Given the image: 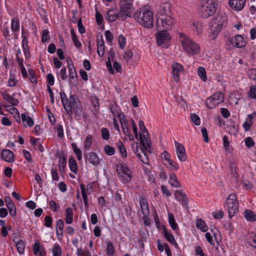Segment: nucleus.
<instances>
[{
	"instance_id": "f257e3e1",
	"label": "nucleus",
	"mask_w": 256,
	"mask_h": 256,
	"mask_svg": "<svg viewBox=\"0 0 256 256\" xmlns=\"http://www.w3.org/2000/svg\"><path fill=\"white\" fill-rule=\"evenodd\" d=\"M172 11L170 3L166 2L162 4L156 16V26L162 25V26H166L165 28H172L174 20L172 16Z\"/></svg>"
},
{
	"instance_id": "f03ea898",
	"label": "nucleus",
	"mask_w": 256,
	"mask_h": 256,
	"mask_svg": "<svg viewBox=\"0 0 256 256\" xmlns=\"http://www.w3.org/2000/svg\"><path fill=\"white\" fill-rule=\"evenodd\" d=\"M134 17L144 27L149 28L153 27V13L148 6L140 8L134 14Z\"/></svg>"
},
{
	"instance_id": "7ed1b4c3",
	"label": "nucleus",
	"mask_w": 256,
	"mask_h": 256,
	"mask_svg": "<svg viewBox=\"0 0 256 256\" xmlns=\"http://www.w3.org/2000/svg\"><path fill=\"white\" fill-rule=\"evenodd\" d=\"M218 2L216 0H201L198 8V12L203 18H208L216 12Z\"/></svg>"
},
{
	"instance_id": "20e7f679",
	"label": "nucleus",
	"mask_w": 256,
	"mask_h": 256,
	"mask_svg": "<svg viewBox=\"0 0 256 256\" xmlns=\"http://www.w3.org/2000/svg\"><path fill=\"white\" fill-rule=\"evenodd\" d=\"M226 24V18L222 14H217L213 18L210 23V37L214 39L223 27Z\"/></svg>"
},
{
	"instance_id": "39448f33",
	"label": "nucleus",
	"mask_w": 256,
	"mask_h": 256,
	"mask_svg": "<svg viewBox=\"0 0 256 256\" xmlns=\"http://www.w3.org/2000/svg\"><path fill=\"white\" fill-rule=\"evenodd\" d=\"M166 26L162 25L157 26L158 32L156 34L157 44L158 46L162 48H168V43L170 40L171 37L168 31L172 28H165Z\"/></svg>"
},
{
	"instance_id": "423d86ee",
	"label": "nucleus",
	"mask_w": 256,
	"mask_h": 256,
	"mask_svg": "<svg viewBox=\"0 0 256 256\" xmlns=\"http://www.w3.org/2000/svg\"><path fill=\"white\" fill-rule=\"evenodd\" d=\"M180 42L184 50L190 54H196L200 50L199 46L186 36L180 34Z\"/></svg>"
},
{
	"instance_id": "0eeeda50",
	"label": "nucleus",
	"mask_w": 256,
	"mask_h": 256,
	"mask_svg": "<svg viewBox=\"0 0 256 256\" xmlns=\"http://www.w3.org/2000/svg\"><path fill=\"white\" fill-rule=\"evenodd\" d=\"M69 104L72 109V114L74 110L76 115V118H78V120H80L82 116L84 118L86 117L82 104L78 100L76 95L72 94L70 96Z\"/></svg>"
},
{
	"instance_id": "6e6552de",
	"label": "nucleus",
	"mask_w": 256,
	"mask_h": 256,
	"mask_svg": "<svg viewBox=\"0 0 256 256\" xmlns=\"http://www.w3.org/2000/svg\"><path fill=\"white\" fill-rule=\"evenodd\" d=\"M120 10L119 12L120 19L124 20L127 16L130 17L132 6L129 0H120Z\"/></svg>"
},
{
	"instance_id": "1a4fd4ad",
	"label": "nucleus",
	"mask_w": 256,
	"mask_h": 256,
	"mask_svg": "<svg viewBox=\"0 0 256 256\" xmlns=\"http://www.w3.org/2000/svg\"><path fill=\"white\" fill-rule=\"evenodd\" d=\"M224 97L221 92H217L206 100V106L210 109L214 108L224 101Z\"/></svg>"
},
{
	"instance_id": "9d476101",
	"label": "nucleus",
	"mask_w": 256,
	"mask_h": 256,
	"mask_svg": "<svg viewBox=\"0 0 256 256\" xmlns=\"http://www.w3.org/2000/svg\"><path fill=\"white\" fill-rule=\"evenodd\" d=\"M174 144L178 158L181 162H185L186 160L187 156L184 146L176 141H175Z\"/></svg>"
},
{
	"instance_id": "9b49d317",
	"label": "nucleus",
	"mask_w": 256,
	"mask_h": 256,
	"mask_svg": "<svg viewBox=\"0 0 256 256\" xmlns=\"http://www.w3.org/2000/svg\"><path fill=\"white\" fill-rule=\"evenodd\" d=\"M246 2V0H229L228 4L232 10L239 12L244 8Z\"/></svg>"
},
{
	"instance_id": "f8f14e48",
	"label": "nucleus",
	"mask_w": 256,
	"mask_h": 256,
	"mask_svg": "<svg viewBox=\"0 0 256 256\" xmlns=\"http://www.w3.org/2000/svg\"><path fill=\"white\" fill-rule=\"evenodd\" d=\"M84 155L86 162H88L91 164L95 166H96L100 164V160L96 153L94 152H90V153L84 152Z\"/></svg>"
},
{
	"instance_id": "ddd939ff",
	"label": "nucleus",
	"mask_w": 256,
	"mask_h": 256,
	"mask_svg": "<svg viewBox=\"0 0 256 256\" xmlns=\"http://www.w3.org/2000/svg\"><path fill=\"white\" fill-rule=\"evenodd\" d=\"M140 140L142 146V148H144V150H150L151 148V141L148 132L140 134Z\"/></svg>"
},
{
	"instance_id": "4468645a",
	"label": "nucleus",
	"mask_w": 256,
	"mask_h": 256,
	"mask_svg": "<svg viewBox=\"0 0 256 256\" xmlns=\"http://www.w3.org/2000/svg\"><path fill=\"white\" fill-rule=\"evenodd\" d=\"M60 97L64 109L66 112L67 114L71 116L72 115V112L69 104L70 98H68L64 92H60Z\"/></svg>"
},
{
	"instance_id": "2eb2a0df",
	"label": "nucleus",
	"mask_w": 256,
	"mask_h": 256,
	"mask_svg": "<svg viewBox=\"0 0 256 256\" xmlns=\"http://www.w3.org/2000/svg\"><path fill=\"white\" fill-rule=\"evenodd\" d=\"M175 198L180 202L182 205L186 208H188V200L186 194L182 193L180 190H176L174 193Z\"/></svg>"
},
{
	"instance_id": "dca6fc26",
	"label": "nucleus",
	"mask_w": 256,
	"mask_h": 256,
	"mask_svg": "<svg viewBox=\"0 0 256 256\" xmlns=\"http://www.w3.org/2000/svg\"><path fill=\"white\" fill-rule=\"evenodd\" d=\"M140 204L142 212L144 215L143 219L144 220V218H148L150 214L148 203L146 199L142 198L140 200Z\"/></svg>"
},
{
	"instance_id": "f3484780",
	"label": "nucleus",
	"mask_w": 256,
	"mask_h": 256,
	"mask_svg": "<svg viewBox=\"0 0 256 256\" xmlns=\"http://www.w3.org/2000/svg\"><path fill=\"white\" fill-rule=\"evenodd\" d=\"M173 77L176 82L179 80V74L183 72V66L182 64L176 63L172 66Z\"/></svg>"
},
{
	"instance_id": "a211bd4d",
	"label": "nucleus",
	"mask_w": 256,
	"mask_h": 256,
	"mask_svg": "<svg viewBox=\"0 0 256 256\" xmlns=\"http://www.w3.org/2000/svg\"><path fill=\"white\" fill-rule=\"evenodd\" d=\"M2 158L6 162H14V155L13 152L8 149H4L1 152Z\"/></svg>"
},
{
	"instance_id": "6ab92c4d",
	"label": "nucleus",
	"mask_w": 256,
	"mask_h": 256,
	"mask_svg": "<svg viewBox=\"0 0 256 256\" xmlns=\"http://www.w3.org/2000/svg\"><path fill=\"white\" fill-rule=\"evenodd\" d=\"M228 216L231 218L238 210V204L227 202Z\"/></svg>"
},
{
	"instance_id": "aec40b11",
	"label": "nucleus",
	"mask_w": 256,
	"mask_h": 256,
	"mask_svg": "<svg viewBox=\"0 0 256 256\" xmlns=\"http://www.w3.org/2000/svg\"><path fill=\"white\" fill-rule=\"evenodd\" d=\"M105 18L108 22H113L118 18L120 19L119 12L118 13L116 10H110L106 13Z\"/></svg>"
},
{
	"instance_id": "412c9836",
	"label": "nucleus",
	"mask_w": 256,
	"mask_h": 256,
	"mask_svg": "<svg viewBox=\"0 0 256 256\" xmlns=\"http://www.w3.org/2000/svg\"><path fill=\"white\" fill-rule=\"evenodd\" d=\"M97 52L100 57H102L104 55V44L102 36L97 38Z\"/></svg>"
},
{
	"instance_id": "4be33fe9",
	"label": "nucleus",
	"mask_w": 256,
	"mask_h": 256,
	"mask_svg": "<svg viewBox=\"0 0 256 256\" xmlns=\"http://www.w3.org/2000/svg\"><path fill=\"white\" fill-rule=\"evenodd\" d=\"M132 172L130 170L126 167L125 168V170H124L119 176L122 178L124 182H129L132 178Z\"/></svg>"
},
{
	"instance_id": "5701e85b",
	"label": "nucleus",
	"mask_w": 256,
	"mask_h": 256,
	"mask_svg": "<svg viewBox=\"0 0 256 256\" xmlns=\"http://www.w3.org/2000/svg\"><path fill=\"white\" fill-rule=\"evenodd\" d=\"M244 216L248 221L256 222V214L250 210H246L244 212Z\"/></svg>"
},
{
	"instance_id": "b1692460",
	"label": "nucleus",
	"mask_w": 256,
	"mask_h": 256,
	"mask_svg": "<svg viewBox=\"0 0 256 256\" xmlns=\"http://www.w3.org/2000/svg\"><path fill=\"white\" fill-rule=\"evenodd\" d=\"M234 45L238 48H242L245 46L246 42L241 35L238 34L235 36Z\"/></svg>"
},
{
	"instance_id": "393cba45",
	"label": "nucleus",
	"mask_w": 256,
	"mask_h": 256,
	"mask_svg": "<svg viewBox=\"0 0 256 256\" xmlns=\"http://www.w3.org/2000/svg\"><path fill=\"white\" fill-rule=\"evenodd\" d=\"M170 184L172 187L180 188V184L178 181L177 177L174 172H171L170 174Z\"/></svg>"
},
{
	"instance_id": "a878e982",
	"label": "nucleus",
	"mask_w": 256,
	"mask_h": 256,
	"mask_svg": "<svg viewBox=\"0 0 256 256\" xmlns=\"http://www.w3.org/2000/svg\"><path fill=\"white\" fill-rule=\"evenodd\" d=\"M73 220V212L70 208H68L66 210L65 221L67 224H70Z\"/></svg>"
},
{
	"instance_id": "bb28decb",
	"label": "nucleus",
	"mask_w": 256,
	"mask_h": 256,
	"mask_svg": "<svg viewBox=\"0 0 256 256\" xmlns=\"http://www.w3.org/2000/svg\"><path fill=\"white\" fill-rule=\"evenodd\" d=\"M162 231L164 238L166 240L172 244H174V242H175L174 237L172 234H170L168 232L167 228L164 226H162Z\"/></svg>"
},
{
	"instance_id": "cd10ccee",
	"label": "nucleus",
	"mask_w": 256,
	"mask_h": 256,
	"mask_svg": "<svg viewBox=\"0 0 256 256\" xmlns=\"http://www.w3.org/2000/svg\"><path fill=\"white\" fill-rule=\"evenodd\" d=\"M69 166L70 170L74 174L78 172L77 162L76 160L72 158H70L68 160Z\"/></svg>"
},
{
	"instance_id": "c85d7f7f",
	"label": "nucleus",
	"mask_w": 256,
	"mask_h": 256,
	"mask_svg": "<svg viewBox=\"0 0 256 256\" xmlns=\"http://www.w3.org/2000/svg\"><path fill=\"white\" fill-rule=\"evenodd\" d=\"M168 222L172 228L176 230L178 229V225L176 222L174 214L172 213L168 214Z\"/></svg>"
},
{
	"instance_id": "c756f323",
	"label": "nucleus",
	"mask_w": 256,
	"mask_h": 256,
	"mask_svg": "<svg viewBox=\"0 0 256 256\" xmlns=\"http://www.w3.org/2000/svg\"><path fill=\"white\" fill-rule=\"evenodd\" d=\"M80 188L81 190L82 195L84 200V206L86 208H88V198L86 192L85 186L83 184H80Z\"/></svg>"
},
{
	"instance_id": "7c9ffc66",
	"label": "nucleus",
	"mask_w": 256,
	"mask_h": 256,
	"mask_svg": "<svg viewBox=\"0 0 256 256\" xmlns=\"http://www.w3.org/2000/svg\"><path fill=\"white\" fill-rule=\"evenodd\" d=\"M66 164V159L64 156H60L58 162V168L60 172H64Z\"/></svg>"
},
{
	"instance_id": "2f4dec72",
	"label": "nucleus",
	"mask_w": 256,
	"mask_h": 256,
	"mask_svg": "<svg viewBox=\"0 0 256 256\" xmlns=\"http://www.w3.org/2000/svg\"><path fill=\"white\" fill-rule=\"evenodd\" d=\"M117 146L120 152V153L122 158H126L127 156L126 150L124 144L120 140H119L117 143Z\"/></svg>"
},
{
	"instance_id": "473e14b6",
	"label": "nucleus",
	"mask_w": 256,
	"mask_h": 256,
	"mask_svg": "<svg viewBox=\"0 0 256 256\" xmlns=\"http://www.w3.org/2000/svg\"><path fill=\"white\" fill-rule=\"evenodd\" d=\"M196 228L204 232L208 230V226L206 224L205 222L202 219H198L196 220Z\"/></svg>"
},
{
	"instance_id": "72a5a7b5",
	"label": "nucleus",
	"mask_w": 256,
	"mask_h": 256,
	"mask_svg": "<svg viewBox=\"0 0 256 256\" xmlns=\"http://www.w3.org/2000/svg\"><path fill=\"white\" fill-rule=\"evenodd\" d=\"M21 118L23 122L26 121V124L28 126L31 127L34 125V121L32 118H30V116H26L25 114H21Z\"/></svg>"
},
{
	"instance_id": "f704fd0d",
	"label": "nucleus",
	"mask_w": 256,
	"mask_h": 256,
	"mask_svg": "<svg viewBox=\"0 0 256 256\" xmlns=\"http://www.w3.org/2000/svg\"><path fill=\"white\" fill-rule=\"evenodd\" d=\"M18 252L22 254L24 252L25 249V244L23 240L18 242L15 243Z\"/></svg>"
},
{
	"instance_id": "c9c22d12",
	"label": "nucleus",
	"mask_w": 256,
	"mask_h": 256,
	"mask_svg": "<svg viewBox=\"0 0 256 256\" xmlns=\"http://www.w3.org/2000/svg\"><path fill=\"white\" fill-rule=\"evenodd\" d=\"M118 117L119 118L120 122L121 124V126H122V129L128 128V122H127L125 118V116H124V114H119L118 116Z\"/></svg>"
},
{
	"instance_id": "e433bc0d",
	"label": "nucleus",
	"mask_w": 256,
	"mask_h": 256,
	"mask_svg": "<svg viewBox=\"0 0 256 256\" xmlns=\"http://www.w3.org/2000/svg\"><path fill=\"white\" fill-rule=\"evenodd\" d=\"M12 30L14 32H17L19 30V20L17 18H14L12 22Z\"/></svg>"
},
{
	"instance_id": "4c0bfd02",
	"label": "nucleus",
	"mask_w": 256,
	"mask_h": 256,
	"mask_svg": "<svg viewBox=\"0 0 256 256\" xmlns=\"http://www.w3.org/2000/svg\"><path fill=\"white\" fill-rule=\"evenodd\" d=\"M198 76L203 81L206 82L207 80L206 72L204 68L201 66L199 67L198 70Z\"/></svg>"
},
{
	"instance_id": "58836bf2",
	"label": "nucleus",
	"mask_w": 256,
	"mask_h": 256,
	"mask_svg": "<svg viewBox=\"0 0 256 256\" xmlns=\"http://www.w3.org/2000/svg\"><path fill=\"white\" fill-rule=\"evenodd\" d=\"M22 46L25 55L26 56H30V54L28 49V42L26 38L22 39Z\"/></svg>"
},
{
	"instance_id": "ea45409f",
	"label": "nucleus",
	"mask_w": 256,
	"mask_h": 256,
	"mask_svg": "<svg viewBox=\"0 0 256 256\" xmlns=\"http://www.w3.org/2000/svg\"><path fill=\"white\" fill-rule=\"evenodd\" d=\"M52 252L54 256H62V249L58 244H54L52 249Z\"/></svg>"
},
{
	"instance_id": "a19ab883",
	"label": "nucleus",
	"mask_w": 256,
	"mask_h": 256,
	"mask_svg": "<svg viewBox=\"0 0 256 256\" xmlns=\"http://www.w3.org/2000/svg\"><path fill=\"white\" fill-rule=\"evenodd\" d=\"M104 150L105 154L108 156H112L115 153L114 148L109 145H106L104 147Z\"/></svg>"
},
{
	"instance_id": "79ce46f5",
	"label": "nucleus",
	"mask_w": 256,
	"mask_h": 256,
	"mask_svg": "<svg viewBox=\"0 0 256 256\" xmlns=\"http://www.w3.org/2000/svg\"><path fill=\"white\" fill-rule=\"evenodd\" d=\"M192 28L194 30H196L198 34H200L202 31V24L198 22H194L192 24Z\"/></svg>"
},
{
	"instance_id": "37998d69",
	"label": "nucleus",
	"mask_w": 256,
	"mask_h": 256,
	"mask_svg": "<svg viewBox=\"0 0 256 256\" xmlns=\"http://www.w3.org/2000/svg\"><path fill=\"white\" fill-rule=\"evenodd\" d=\"M92 136L90 134L88 135L86 139L84 144V148L86 150H89L90 148L92 142Z\"/></svg>"
},
{
	"instance_id": "c03bdc74",
	"label": "nucleus",
	"mask_w": 256,
	"mask_h": 256,
	"mask_svg": "<svg viewBox=\"0 0 256 256\" xmlns=\"http://www.w3.org/2000/svg\"><path fill=\"white\" fill-rule=\"evenodd\" d=\"M190 119L193 123L196 126H200V119L198 115L196 114H190Z\"/></svg>"
},
{
	"instance_id": "a18cd8bd",
	"label": "nucleus",
	"mask_w": 256,
	"mask_h": 256,
	"mask_svg": "<svg viewBox=\"0 0 256 256\" xmlns=\"http://www.w3.org/2000/svg\"><path fill=\"white\" fill-rule=\"evenodd\" d=\"M248 243L253 248H256V235L251 234L248 238Z\"/></svg>"
},
{
	"instance_id": "49530a36",
	"label": "nucleus",
	"mask_w": 256,
	"mask_h": 256,
	"mask_svg": "<svg viewBox=\"0 0 256 256\" xmlns=\"http://www.w3.org/2000/svg\"><path fill=\"white\" fill-rule=\"evenodd\" d=\"M68 68L69 70V74L70 78H73L74 77L78 76L74 64L70 66V62H68Z\"/></svg>"
},
{
	"instance_id": "de8ad7c7",
	"label": "nucleus",
	"mask_w": 256,
	"mask_h": 256,
	"mask_svg": "<svg viewBox=\"0 0 256 256\" xmlns=\"http://www.w3.org/2000/svg\"><path fill=\"white\" fill-rule=\"evenodd\" d=\"M114 248L112 244V242L110 241L108 242L107 243V248H106V252L108 255L112 256L114 252Z\"/></svg>"
},
{
	"instance_id": "09e8293b",
	"label": "nucleus",
	"mask_w": 256,
	"mask_h": 256,
	"mask_svg": "<svg viewBox=\"0 0 256 256\" xmlns=\"http://www.w3.org/2000/svg\"><path fill=\"white\" fill-rule=\"evenodd\" d=\"M28 74L30 76V80L32 82L34 83L35 84H37V81L36 79V77L35 76L34 70L32 69H29L28 70Z\"/></svg>"
},
{
	"instance_id": "8fccbe9b",
	"label": "nucleus",
	"mask_w": 256,
	"mask_h": 256,
	"mask_svg": "<svg viewBox=\"0 0 256 256\" xmlns=\"http://www.w3.org/2000/svg\"><path fill=\"white\" fill-rule=\"evenodd\" d=\"M42 248H41L40 244V242H35L34 245L33 246V251H34V254L35 256H37L40 253L41 249Z\"/></svg>"
},
{
	"instance_id": "3c124183",
	"label": "nucleus",
	"mask_w": 256,
	"mask_h": 256,
	"mask_svg": "<svg viewBox=\"0 0 256 256\" xmlns=\"http://www.w3.org/2000/svg\"><path fill=\"white\" fill-rule=\"evenodd\" d=\"M248 95L250 98H256V86H255L252 85L250 86Z\"/></svg>"
},
{
	"instance_id": "603ef678",
	"label": "nucleus",
	"mask_w": 256,
	"mask_h": 256,
	"mask_svg": "<svg viewBox=\"0 0 256 256\" xmlns=\"http://www.w3.org/2000/svg\"><path fill=\"white\" fill-rule=\"evenodd\" d=\"M227 202L238 204L236 194H230L228 198Z\"/></svg>"
},
{
	"instance_id": "864d4df0",
	"label": "nucleus",
	"mask_w": 256,
	"mask_h": 256,
	"mask_svg": "<svg viewBox=\"0 0 256 256\" xmlns=\"http://www.w3.org/2000/svg\"><path fill=\"white\" fill-rule=\"evenodd\" d=\"M140 150L143 152L144 157H142V156L140 158L141 162H142L144 164H148V160L146 156V150H144V148H141Z\"/></svg>"
},
{
	"instance_id": "5fc2aeb1",
	"label": "nucleus",
	"mask_w": 256,
	"mask_h": 256,
	"mask_svg": "<svg viewBox=\"0 0 256 256\" xmlns=\"http://www.w3.org/2000/svg\"><path fill=\"white\" fill-rule=\"evenodd\" d=\"M126 38L123 36L122 35L120 34L118 36V43L120 44V48L121 49H124L126 46Z\"/></svg>"
},
{
	"instance_id": "6e6d98bb",
	"label": "nucleus",
	"mask_w": 256,
	"mask_h": 256,
	"mask_svg": "<svg viewBox=\"0 0 256 256\" xmlns=\"http://www.w3.org/2000/svg\"><path fill=\"white\" fill-rule=\"evenodd\" d=\"M105 36L107 42H110V45H112V40L114 38L110 30H108L105 32Z\"/></svg>"
},
{
	"instance_id": "4d7b16f0",
	"label": "nucleus",
	"mask_w": 256,
	"mask_h": 256,
	"mask_svg": "<svg viewBox=\"0 0 256 256\" xmlns=\"http://www.w3.org/2000/svg\"><path fill=\"white\" fill-rule=\"evenodd\" d=\"M246 145L248 148H252L254 146V142L251 137H247L244 139Z\"/></svg>"
},
{
	"instance_id": "13d9d810",
	"label": "nucleus",
	"mask_w": 256,
	"mask_h": 256,
	"mask_svg": "<svg viewBox=\"0 0 256 256\" xmlns=\"http://www.w3.org/2000/svg\"><path fill=\"white\" fill-rule=\"evenodd\" d=\"M102 136L104 140H107L110 138V132L106 128L102 129Z\"/></svg>"
},
{
	"instance_id": "bf43d9fd",
	"label": "nucleus",
	"mask_w": 256,
	"mask_h": 256,
	"mask_svg": "<svg viewBox=\"0 0 256 256\" xmlns=\"http://www.w3.org/2000/svg\"><path fill=\"white\" fill-rule=\"evenodd\" d=\"M78 28L80 33L82 34L85 32V28L82 25L81 18H80L78 21Z\"/></svg>"
},
{
	"instance_id": "052dcab7",
	"label": "nucleus",
	"mask_w": 256,
	"mask_h": 256,
	"mask_svg": "<svg viewBox=\"0 0 256 256\" xmlns=\"http://www.w3.org/2000/svg\"><path fill=\"white\" fill-rule=\"evenodd\" d=\"M249 78L252 80H256V69L252 68L247 72Z\"/></svg>"
},
{
	"instance_id": "680f3d73",
	"label": "nucleus",
	"mask_w": 256,
	"mask_h": 256,
	"mask_svg": "<svg viewBox=\"0 0 256 256\" xmlns=\"http://www.w3.org/2000/svg\"><path fill=\"white\" fill-rule=\"evenodd\" d=\"M49 32L48 30H44L42 32L41 40L42 42H46L48 40Z\"/></svg>"
},
{
	"instance_id": "e2e57ef3",
	"label": "nucleus",
	"mask_w": 256,
	"mask_h": 256,
	"mask_svg": "<svg viewBox=\"0 0 256 256\" xmlns=\"http://www.w3.org/2000/svg\"><path fill=\"white\" fill-rule=\"evenodd\" d=\"M52 218L50 216H46L44 218V226L46 227L50 228L52 226Z\"/></svg>"
},
{
	"instance_id": "0e129e2a",
	"label": "nucleus",
	"mask_w": 256,
	"mask_h": 256,
	"mask_svg": "<svg viewBox=\"0 0 256 256\" xmlns=\"http://www.w3.org/2000/svg\"><path fill=\"white\" fill-rule=\"evenodd\" d=\"M127 166L126 164H117L116 166V172L119 176L120 173L124 171V170H125V168H126Z\"/></svg>"
},
{
	"instance_id": "69168bd1",
	"label": "nucleus",
	"mask_w": 256,
	"mask_h": 256,
	"mask_svg": "<svg viewBox=\"0 0 256 256\" xmlns=\"http://www.w3.org/2000/svg\"><path fill=\"white\" fill-rule=\"evenodd\" d=\"M96 22L98 25H100L102 24L103 20V17L102 14L98 11L96 12Z\"/></svg>"
},
{
	"instance_id": "338daca9",
	"label": "nucleus",
	"mask_w": 256,
	"mask_h": 256,
	"mask_svg": "<svg viewBox=\"0 0 256 256\" xmlns=\"http://www.w3.org/2000/svg\"><path fill=\"white\" fill-rule=\"evenodd\" d=\"M7 208L9 210L10 214L11 216H14L16 215V210L14 204H13V206H7Z\"/></svg>"
},
{
	"instance_id": "774afa93",
	"label": "nucleus",
	"mask_w": 256,
	"mask_h": 256,
	"mask_svg": "<svg viewBox=\"0 0 256 256\" xmlns=\"http://www.w3.org/2000/svg\"><path fill=\"white\" fill-rule=\"evenodd\" d=\"M201 132H202V136L204 137V142H208V132H207V130H206V128L204 127H203L201 129Z\"/></svg>"
}]
</instances>
